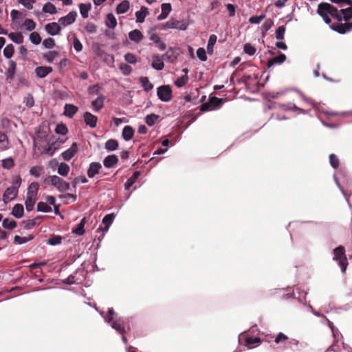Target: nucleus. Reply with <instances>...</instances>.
Here are the masks:
<instances>
[{
  "mask_svg": "<svg viewBox=\"0 0 352 352\" xmlns=\"http://www.w3.org/2000/svg\"><path fill=\"white\" fill-rule=\"evenodd\" d=\"M317 13L323 19L324 21L329 25L333 23L331 17L336 21L335 22L341 21V13H340V10L329 3H320L318 6Z\"/></svg>",
  "mask_w": 352,
  "mask_h": 352,
  "instance_id": "obj_1",
  "label": "nucleus"
},
{
  "mask_svg": "<svg viewBox=\"0 0 352 352\" xmlns=\"http://www.w3.org/2000/svg\"><path fill=\"white\" fill-rule=\"evenodd\" d=\"M340 13H341V21L333 22L330 25V28L340 34H345L352 30V12L341 9Z\"/></svg>",
  "mask_w": 352,
  "mask_h": 352,
  "instance_id": "obj_2",
  "label": "nucleus"
},
{
  "mask_svg": "<svg viewBox=\"0 0 352 352\" xmlns=\"http://www.w3.org/2000/svg\"><path fill=\"white\" fill-rule=\"evenodd\" d=\"M55 132L58 135H62L63 138H58L56 141H50L48 144L47 151L51 152V154H54L61 144H63L66 141V125L64 124H58L55 129Z\"/></svg>",
  "mask_w": 352,
  "mask_h": 352,
  "instance_id": "obj_3",
  "label": "nucleus"
},
{
  "mask_svg": "<svg viewBox=\"0 0 352 352\" xmlns=\"http://www.w3.org/2000/svg\"><path fill=\"white\" fill-rule=\"evenodd\" d=\"M333 260L338 262L339 265L341 267L342 272H345L348 262L345 254V248L344 246L340 245L333 250Z\"/></svg>",
  "mask_w": 352,
  "mask_h": 352,
  "instance_id": "obj_4",
  "label": "nucleus"
},
{
  "mask_svg": "<svg viewBox=\"0 0 352 352\" xmlns=\"http://www.w3.org/2000/svg\"><path fill=\"white\" fill-rule=\"evenodd\" d=\"M44 183L55 186L60 192H63L66 190V183L56 175L50 176L45 178Z\"/></svg>",
  "mask_w": 352,
  "mask_h": 352,
  "instance_id": "obj_5",
  "label": "nucleus"
},
{
  "mask_svg": "<svg viewBox=\"0 0 352 352\" xmlns=\"http://www.w3.org/2000/svg\"><path fill=\"white\" fill-rule=\"evenodd\" d=\"M157 94L159 98L164 102H168L172 99V90L169 85H162L157 88Z\"/></svg>",
  "mask_w": 352,
  "mask_h": 352,
  "instance_id": "obj_6",
  "label": "nucleus"
},
{
  "mask_svg": "<svg viewBox=\"0 0 352 352\" xmlns=\"http://www.w3.org/2000/svg\"><path fill=\"white\" fill-rule=\"evenodd\" d=\"M188 24L183 20L179 21L174 18H171L164 24L165 29L173 28L181 30H186Z\"/></svg>",
  "mask_w": 352,
  "mask_h": 352,
  "instance_id": "obj_7",
  "label": "nucleus"
},
{
  "mask_svg": "<svg viewBox=\"0 0 352 352\" xmlns=\"http://www.w3.org/2000/svg\"><path fill=\"white\" fill-rule=\"evenodd\" d=\"M280 107L283 111H291L295 112L298 115L307 114L308 113L307 111L297 107L295 104L292 102L281 104H280Z\"/></svg>",
  "mask_w": 352,
  "mask_h": 352,
  "instance_id": "obj_8",
  "label": "nucleus"
},
{
  "mask_svg": "<svg viewBox=\"0 0 352 352\" xmlns=\"http://www.w3.org/2000/svg\"><path fill=\"white\" fill-rule=\"evenodd\" d=\"M18 194V190L16 189V187H8L3 195V201L7 204L10 201L15 199Z\"/></svg>",
  "mask_w": 352,
  "mask_h": 352,
  "instance_id": "obj_9",
  "label": "nucleus"
},
{
  "mask_svg": "<svg viewBox=\"0 0 352 352\" xmlns=\"http://www.w3.org/2000/svg\"><path fill=\"white\" fill-rule=\"evenodd\" d=\"M85 124L91 128H95L97 125L98 118L90 112H85L83 115Z\"/></svg>",
  "mask_w": 352,
  "mask_h": 352,
  "instance_id": "obj_10",
  "label": "nucleus"
},
{
  "mask_svg": "<svg viewBox=\"0 0 352 352\" xmlns=\"http://www.w3.org/2000/svg\"><path fill=\"white\" fill-rule=\"evenodd\" d=\"M115 219V214L113 213L106 214L102 219V223L104 225V228H99L98 229V230H100L103 232H106L108 231L109 226L113 223V220Z\"/></svg>",
  "mask_w": 352,
  "mask_h": 352,
  "instance_id": "obj_11",
  "label": "nucleus"
},
{
  "mask_svg": "<svg viewBox=\"0 0 352 352\" xmlns=\"http://www.w3.org/2000/svg\"><path fill=\"white\" fill-rule=\"evenodd\" d=\"M112 328L116 329L119 333L122 335V340L124 342H126V339L124 336V334L125 333V329L123 326V324L120 322V320H112L111 322H110Z\"/></svg>",
  "mask_w": 352,
  "mask_h": 352,
  "instance_id": "obj_12",
  "label": "nucleus"
},
{
  "mask_svg": "<svg viewBox=\"0 0 352 352\" xmlns=\"http://www.w3.org/2000/svg\"><path fill=\"white\" fill-rule=\"evenodd\" d=\"M41 219V217H36L32 219L24 220L21 222V225L23 228L30 230L36 225H38L40 223Z\"/></svg>",
  "mask_w": 352,
  "mask_h": 352,
  "instance_id": "obj_13",
  "label": "nucleus"
},
{
  "mask_svg": "<svg viewBox=\"0 0 352 352\" xmlns=\"http://www.w3.org/2000/svg\"><path fill=\"white\" fill-rule=\"evenodd\" d=\"M102 168V165L99 162H92L90 164L89 167L87 170V175L89 177H94L97 173H99L100 169Z\"/></svg>",
  "mask_w": 352,
  "mask_h": 352,
  "instance_id": "obj_14",
  "label": "nucleus"
},
{
  "mask_svg": "<svg viewBox=\"0 0 352 352\" xmlns=\"http://www.w3.org/2000/svg\"><path fill=\"white\" fill-rule=\"evenodd\" d=\"M162 8V12L161 14L157 16V20L162 21L165 19L169 13L170 12L172 8L170 3H164L161 6Z\"/></svg>",
  "mask_w": 352,
  "mask_h": 352,
  "instance_id": "obj_15",
  "label": "nucleus"
},
{
  "mask_svg": "<svg viewBox=\"0 0 352 352\" xmlns=\"http://www.w3.org/2000/svg\"><path fill=\"white\" fill-rule=\"evenodd\" d=\"M143 38L144 35L139 30L135 29L129 33V38L136 43H139Z\"/></svg>",
  "mask_w": 352,
  "mask_h": 352,
  "instance_id": "obj_16",
  "label": "nucleus"
},
{
  "mask_svg": "<svg viewBox=\"0 0 352 352\" xmlns=\"http://www.w3.org/2000/svg\"><path fill=\"white\" fill-rule=\"evenodd\" d=\"M87 222V220L86 217H84L81 219L80 222L76 225V226L74 228H72V233L81 236L85 233L84 227L85 223Z\"/></svg>",
  "mask_w": 352,
  "mask_h": 352,
  "instance_id": "obj_17",
  "label": "nucleus"
},
{
  "mask_svg": "<svg viewBox=\"0 0 352 352\" xmlns=\"http://www.w3.org/2000/svg\"><path fill=\"white\" fill-rule=\"evenodd\" d=\"M45 30L49 34L54 36L60 32V27L57 23H50L45 25Z\"/></svg>",
  "mask_w": 352,
  "mask_h": 352,
  "instance_id": "obj_18",
  "label": "nucleus"
},
{
  "mask_svg": "<svg viewBox=\"0 0 352 352\" xmlns=\"http://www.w3.org/2000/svg\"><path fill=\"white\" fill-rule=\"evenodd\" d=\"M52 72V67L47 66H39L35 69V73L39 78H44Z\"/></svg>",
  "mask_w": 352,
  "mask_h": 352,
  "instance_id": "obj_19",
  "label": "nucleus"
},
{
  "mask_svg": "<svg viewBox=\"0 0 352 352\" xmlns=\"http://www.w3.org/2000/svg\"><path fill=\"white\" fill-rule=\"evenodd\" d=\"M286 60V56L280 53L278 56L270 58L267 60V65L268 68L271 67L274 64H281Z\"/></svg>",
  "mask_w": 352,
  "mask_h": 352,
  "instance_id": "obj_20",
  "label": "nucleus"
},
{
  "mask_svg": "<svg viewBox=\"0 0 352 352\" xmlns=\"http://www.w3.org/2000/svg\"><path fill=\"white\" fill-rule=\"evenodd\" d=\"M104 100L105 97L102 95H100L91 102V105L94 111H99L103 107Z\"/></svg>",
  "mask_w": 352,
  "mask_h": 352,
  "instance_id": "obj_21",
  "label": "nucleus"
},
{
  "mask_svg": "<svg viewBox=\"0 0 352 352\" xmlns=\"http://www.w3.org/2000/svg\"><path fill=\"white\" fill-rule=\"evenodd\" d=\"M147 14H148V8L144 6H142L140 10L137 11L135 12L136 22L143 23Z\"/></svg>",
  "mask_w": 352,
  "mask_h": 352,
  "instance_id": "obj_22",
  "label": "nucleus"
},
{
  "mask_svg": "<svg viewBox=\"0 0 352 352\" xmlns=\"http://www.w3.org/2000/svg\"><path fill=\"white\" fill-rule=\"evenodd\" d=\"M140 175V172L138 170L135 171L133 175L126 180L124 184L125 190H128L133 185V184L136 182L139 176Z\"/></svg>",
  "mask_w": 352,
  "mask_h": 352,
  "instance_id": "obj_23",
  "label": "nucleus"
},
{
  "mask_svg": "<svg viewBox=\"0 0 352 352\" xmlns=\"http://www.w3.org/2000/svg\"><path fill=\"white\" fill-rule=\"evenodd\" d=\"M38 187L39 186L38 183H31L28 188L27 196L37 198Z\"/></svg>",
  "mask_w": 352,
  "mask_h": 352,
  "instance_id": "obj_24",
  "label": "nucleus"
},
{
  "mask_svg": "<svg viewBox=\"0 0 352 352\" xmlns=\"http://www.w3.org/2000/svg\"><path fill=\"white\" fill-rule=\"evenodd\" d=\"M134 131H135L132 126L128 125L125 126L122 130L123 138L126 141L130 140L134 135Z\"/></svg>",
  "mask_w": 352,
  "mask_h": 352,
  "instance_id": "obj_25",
  "label": "nucleus"
},
{
  "mask_svg": "<svg viewBox=\"0 0 352 352\" xmlns=\"http://www.w3.org/2000/svg\"><path fill=\"white\" fill-rule=\"evenodd\" d=\"M80 12L83 19L88 17L89 12L91 9V3H80L79 5Z\"/></svg>",
  "mask_w": 352,
  "mask_h": 352,
  "instance_id": "obj_26",
  "label": "nucleus"
},
{
  "mask_svg": "<svg viewBox=\"0 0 352 352\" xmlns=\"http://www.w3.org/2000/svg\"><path fill=\"white\" fill-rule=\"evenodd\" d=\"M129 1L127 0H124L118 5L116 8V12L118 14H124L129 10Z\"/></svg>",
  "mask_w": 352,
  "mask_h": 352,
  "instance_id": "obj_27",
  "label": "nucleus"
},
{
  "mask_svg": "<svg viewBox=\"0 0 352 352\" xmlns=\"http://www.w3.org/2000/svg\"><path fill=\"white\" fill-rule=\"evenodd\" d=\"M8 37L17 44H21L23 42V36L21 32H11L8 34Z\"/></svg>",
  "mask_w": 352,
  "mask_h": 352,
  "instance_id": "obj_28",
  "label": "nucleus"
},
{
  "mask_svg": "<svg viewBox=\"0 0 352 352\" xmlns=\"http://www.w3.org/2000/svg\"><path fill=\"white\" fill-rule=\"evenodd\" d=\"M152 67L157 70H162L164 68V63L158 55L153 56Z\"/></svg>",
  "mask_w": 352,
  "mask_h": 352,
  "instance_id": "obj_29",
  "label": "nucleus"
},
{
  "mask_svg": "<svg viewBox=\"0 0 352 352\" xmlns=\"http://www.w3.org/2000/svg\"><path fill=\"white\" fill-rule=\"evenodd\" d=\"M24 212V208L22 204H17L14 205L12 208V214L16 218L22 217Z\"/></svg>",
  "mask_w": 352,
  "mask_h": 352,
  "instance_id": "obj_30",
  "label": "nucleus"
},
{
  "mask_svg": "<svg viewBox=\"0 0 352 352\" xmlns=\"http://www.w3.org/2000/svg\"><path fill=\"white\" fill-rule=\"evenodd\" d=\"M105 24L108 28L111 29H113L117 25V21L112 13H109L107 15Z\"/></svg>",
  "mask_w": 352,
  "mask_h": 352,
  "instance_id": "obj_31",
  "label": "nucleus"
},
{
  "mask_svg": "<svg viewBox=\"0 0 352 352\" xmlns=\"http://www.w3.org/2000/svg\"><path fill=\"white\" fill-rule=\"evenodd\" d=\"M208 101L210 102L211 107L214 109L217 107H220L223 104L224 99L212 96L209 98Z\"/></svg>",
  "mask_w": 352,
  "mask_h": 352,
  "instance_id": "obj_32",
  "label": "nucleus"
},
{
  "mask_svg": "<svg viewBox=\"0 0 352 352\" xmlns=\"http://www.w3.org/2000/svg\"><path fill=\"white\" fill-rule=\"evenodd\" d=\"M118 162L116 155H107L104 160V165L107 168L113 166Z\"/></svg>",
  "mask_w": 352,
  "mask_h": 352,
  "instance_id": "obj_33",
  "label": "nucleus"
},
{
  "mask_svg": "<svg viewBox=\"0 0 352 352\" xmlns=\"http://www.w3.org/2000/svg\"><path fill=\"white\" fill-rule=\"evenodd\" d=\"M140 82L145 91H149L153 89V85L149 82V80L147 77H141L140 78Z\"/></svg>",
  "mask_w": 352,
  "mask_h": 352,
  "instance_id": "obj_34",
  "label": "nucleus"
},
{
  "mask_svg": "<svg viewBox=\"0 0 352 352\" xmlns=\"http://www.w3.org/2000/svg\"><path fill=\"white\" fill-rule=\"evenodd\" d=\"M217 37L215 34H212L210 36L208 45H207V50L208 54H212L213 53V47L217 42Z\"/></svg>",
  "mask_w": 352,
  "mask_h": 352,
  "instance_id": "obj_35",
  "label": "nucleus"
},
{
  "mask_svg": "<svg viewBox=\"0 0 352 352\" xmlns=\"http://www.w3.org/2000/svg\"><path fill=\"white\" fill-rule=\"evenodd\" d=\"M118 147V142L117 140L110 139L105 143V148L108 151H113Z\"/></svg>",
  "mask_w": 352,
  "mask_h": 352,
  "instance_id": "obj_36",
  "label": "nucleus"
},
{
  "mask_svg": "<svg viewBox=\"0 0 352 352\" xmlns=\"http://www.w3.org/2000/svg\"><path fill=\"white\" fill-rule=\"evenodd\" d=\"M32 239H33V236L31 235H29L28 236H20L19 235H16L14 238V242L16 244L22 245V244H24V243L30 241Z\"/></svg>",
  "mask_w": 352,
  "mask_h": 352,
  "instance_id": "obj_37",
  "label": "nucleus"
},
{
  "mask_svg": "<svg viewBox=\"0 0 352 352\" xmlns=\"http://www.w3.org/2000/svg\"><path fill=\"white\" fill-rule=\"evenodd\" d=\"M36 201V198L27 196L25 205L28 211H31L33 210Z\"/></svg>",
  "mask_w": 352,
  "mask_h": 352,
  "instance_id": "obj_38",
  "label": "nucleus"
},
{
  "mask_svg": "<svg viewBox=\"0 0 352 352\" xmlns=\"http://www.w3.org/2000/svg\"><path fill=\"white\" fill-rule=\"evenodd\" d=\"M2 226L6 229H14L16 226V222L14 220H12L10 219H5L3 220Z\"/></svg>",
  "mask_w": 352,
  "mask_h": 352,
  "instance_id": "obj_39",
  "label": "nucleus"
},
{
  "mask_svg": "<svg viewBox=\"0 0 352 352\" xmlns=\"http://www.w3.org/2000/svg\"><path fill=\"white\" fill-rule=\"evenodd\" d=\"M62 239V236L59 235H53L48 239L47 243L51 245H59L61 243Z\"/></svg>",
  "mask_w": 352,
  "mask_h": 352,
  "instance_id": "obj_40",
  "label": "nucleus"
},
{
  "mask_svg": "<svg viewBox=\"0 0 352 352\" xmlns=\"http://www.w3.org/2000/svg\"><path fill=\"white\" fill-rule=\"evenodd\" d=\"M43 11L45 13L54 14L56 12V8L54 4L47 2L43 6Z\"/></svg>",
  "mask_w": 352,
  "mask_h": 352,
  "instance_id": "obj_41",
  "label": "nucleus"
},
{
  "mask_svg": "<svg viewBox=\"0 0 352 352\" xmlns=\"http://www.w3.org/2000/svg\"><path fill=\"white\" fill-rule=\"evenodd\" d=\"M14 52V45L12 44H9L3 49V52L5 57L10 58L13 56Z\"/></svg>",
  "mask_w": 352,
  "mask_h": 352,
  "instance_id": "obj_42",
  "label": "nucleus"
},
{
  "mask_svg": "<svg viewBox=\"0 0 352 352\" xmlns=\"http://www.w3.org/2000/svg\"><path fill=\"white\" fill-rule=\"evenodd\" d=\"M14 165V160L12 157H8L1 161V166L5 169H10Z\"/></svg>",
  "mask_w": 352,
  "mask_h": 352,
  "instance_id": "obj_43",
  "label": "nucleus"
},
{
  "mask_svg": "<svg viewBox=\"0 0 352 352\" xmlns=\"http://www.w3.org/2000/svg\"><path fill=\"white\" fill-rule=\"evenodd\" d=\"M8 144V140L7 135L3 133L0 132V150H4Z\"/></svg>",
  "mask_w": 352,
  "mask_h": 352,
  "instance_id": "obj_44",
  "label": "nucleus"
},
{
  "mask_svg": "<svg viewBox=\"0 0 352 352\" xmlns=\"http://www.w3.org/2000/svg\"><path fill=\"white\" fill-rule=\"evenodd\" d=\"M119 69L125 76L129 75L132 72V67L130 65L123 63L120 64Z\"/></svg>",
  "mask_w": 352,
  "mask_h": 352,
  "instance_id": "obj_45",
  "label": "nucleus"
},
{
  "mask_svg": "<svg viewBox=\"0 0 352 352\" xmlns=\"http://www.w3.org/2000/svg\"><path fill=\"white\" fill-rule=\"evenodd\" d=\"M188 81V75H183L181 77L178 78L177 80L175 82V85L177 87H182L184 86Z\"/></svg>",
  "mask_w": 352,
  "mask_h": 352,
  "instance_id": "obj_46",
  "label": "nucleus"
},
{
  "mask_svg": "<svg viewBox=\"0 0 352 352\" xmlns=\"http://www.w3.org/2000/svg\"><path fill=\"white\" fill-rule=\"evenodd\" d=\"M37 210L38 212H48L52 210V208L47 203L39 202L37 204Z\"/></svg>",
  "mask_w": 352,
  "mask_h": 352,
  "instance_id": "obj_47",
  "label": "nucleus"
},
{
  "mask_svg": "<svg viewBox=\"0 0 352 352\" xmlns=\"http://www.w3.org/2000/svg\"><path fill=\"white\" fill-rule=\"evenodd\" d=\"M158 118L159 116L152 113L146 116L145 118V122L148 126H153Z\"/></svg>",
  "mask_w": 352,
  "mask_h": 352,
  "instance_id": "obj_48",
  "label": "nucleus"
},
{
  "mask_svg": "<svg viewBox=\"0 0 352 352\" xmlns=\"http://www.w3.org/2000/svg\"><path fill=\"white\" fill-rule=\"evenodd\" d=\"M286 28L284 25H280L276 30V38L277 40H283Z\"/></svg>",
  "mask_w": 352,
  "mask_h": 352,
  "instance_id": "obj_49",
  "label": "nucleus"
},
{
  "mask_svg": "<svg viewBox=\"0 0 352 352\" xmlns=\"http://www.w3.org/2000/svg\"><path fill=\"white\" fill-rule=\"evenodd\" d=\"M274 24V22L272 19H267L265 23L262 25V34L263 36L265 35V34L271 29Z\"/></svg>",
  "mask_w": 352,
  "mask_h": 352,
  "instance_id": "obj_50",
  "label": "nucleus"
},
{
  "mask_svg": "<svg viewBox=\"0 0 352 352\" xmlns=\"http://www.w3.org/2000/svg\"><path fill=\"white\" fill-rule=\"evenodd\" d=\"M30 40L33 44L38 45L41 43V38L38 32H34L30 34Z\"/></svg>",
  "mask_w": 352,
  "mask_h": 352,
  "instance_id": "obj_51",
  "label": "nucleus"
},
{
  "mask_svg": "<svg viewBox=\"0 0 352 352\" xmlns=\"http://www.w3.org/2000/svg\"><path fill=\"white\" fill-rule=\"evenodd\" d=\"M124 60L130 63V64H135L137 63V57L133 53H126L124 55Z\"/></svg>",
  "mask_w": 352,
  "mask_h": 352,
  "instance_id": "obj_52",
  "label": "nucleus"
},
{
  "mask_svg": "<svg viewBox=\"0 0 352 352\" xmlns=\"http://www.w3.org/2000/svg\"><path fill=\"white\" fill-rule=\"evenodd\" d=\"M78 108L74 105L67 104V117L72 118L78 111Z\"/></svg>",
  "mask_w": 352,
  "mask_h": 352,
  "instance_id": "obj_53",
  "label": "nucleus"
},
{
  "mask_svg": "<svg viewBox=\"0 0 352 352\" xmlns=\"http://www.w3.org/2000/svg\"><path fill=\"white\" fill-rule=\"evenodd\" d=\"M265 18V14L252 16L249 19V22L252 24H259Z\"/></svg>",
  "mask_w": 352,
  "mask_h": 352,
  "instance_id": "obj_54",
  "label": "nucleus"
},
{
  "mask_svg": "<svg viewBox=\"0 0 352 352\" xmlns=\"http://www.w3.org/2000/svg\"><path fill=\"white\" fill-rule=\"evenodd\" d=\"M58 55H59L58 52H57L56 51H51V52H49L47 54H45L44 58L47 60V62L51 63Z\"/></svg>",
  "mask_w": 352,
  "mask_h": 352,
  "instance_id": "obj_55",
  "label": "nucleus"
},
{
  "mask_svg": "<svg viewBox=\"0 0 352 352\" xmlns=\"http://www.w3.org/2000/svg\"><path fill=\"white\" fill-rule=\"evenodd\" d=\"M243 50L244 52L249 55H254L256 52V48L250 43H245Z\"/></svg>",
  "mask_w": 352,
  "mask_h": 352,
  "instance_id": "obj_56",
  "label": "nucleus"
},
{
  "mask_svg": "<svg viewBox=\"0 0 352 352\" xmlns=\"http://www.w3.org/2000/svg\"><path fill=\"white\" fill-rule=\"evenodd\" d=\"M24 25L28 31H32L34 30L36 23L33 20L27 19L24 21Z\"/></svg>",
  "mask_w": 352,
  "mask_h": 352,
  "instance_id": "obj_57",
  "label": "nucleus"
},
{
  "mask_svg": "<svg viewBox=\"0 0 352 352\" xmlns=\"http://www.w3.org/2000/svg\"><path fill=\"white\" fill-rule=\"evenodd\" d=\"M261 342V339L259 338H252L248 337L245 340L246 345L250 347L251 345L259 344Z\"/></svg>",
  "mask_w": 352,
  "mask_h": 352,
  "instance_id": "obj_58",
  "label": "nucleus"
},
{
  "mask_svg": "<svg viewBox=\"0 0 352 352\" xmlns=\"http://www.w3.org/2000/svg\"><path fill=\"white\" fill-rule=\"evenodd\" d=\"M42 171L43 168L41 166H36L31 168L30 173L31 175L38 177H39Z\"/></svg>",
  "mask_w": 352,
  "mask_h": 352,
  "instance_id": "obj_59",
  "label": "nucleus"
},
{
  "mask_svg": "<svg viewBox=\"0 0 352 352\" xmlns=\"http://www.w3.org/2000/svg\"><path fill=\"white\" fill-rule=\"evenodd\" d=\"M197 56L201 61L207 60L206 53L204 48L200 47L197 50Z\"/></svg>",
  "mask_w": 352,
  "mask_h": 352,
  "instance_id": "obj_60",
  "label": "nucleus"
},
{
  "mask_svg": "<svg viewBox=\"0 0 352 352\" xmlns=\"http://www.w3.org/2000/svg\"><path fill=\"white\" fill-rule=\"evenodd\" d=\"M18 2L28 9L31 10L33 8L32 4L35 3V0H18Z\"/></svg>",
  "mask_w": 352,
  "mask_h": 352,
  "instance_id": "obj_61",
  "label": "nucleus"
},
{
  "mask_svg": "<svg viewBox=\"0 0 352 352\" xmlns=\"http://www.w3.org/2000/svg\"><path fill=\"white\" fill-rule=\"evenodd\" d=\"M43 45L48 49L52 48L55 45L54 39H53L52 38H48L45 39L43 41Z\"/></svg>",
  "mask_w": 352,
  "mask_h": 352,
  "instance_id": "obj_62",
  "label": "nucleus"
},
{
  "mask_svg": "<svg viewBox=\"0 0 352 352\" xmlns=\"http://www.w3.org/2000/svg\"><path fill=\"white\" fill-rule=\"evenodd\" d=\"M114 315H115V311H114L113 309V308L109 309L108 312H107L106 316H104L105 320L108 323L111 322V321L113 320Z\"/></svg>",
  "mask_w": 352,
  "mask_h": 352,
  "instance_id": "obj_63",
  "label": "nucleus"
},
{
  "mask_svg": "<svg viewBox=\"0 0 352 352\" xmlns=\"http://www.w3.org/2000/svg\"><path fill=\"white\" fill-rule=\"evenodd\" d=\"M77 16L76 11H72L67 14V25L73 23Z\"/></svg>",
  "mask_w": 352,
  "mask_h": 352,
  "instance_id": "obj_64",
  "label": "nucleus"
}]
</instances>
